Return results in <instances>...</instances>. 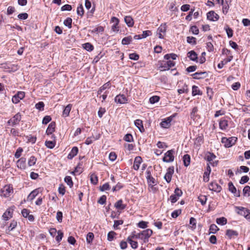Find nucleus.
Returning a JSON list of instances; mask_svg holds the SVG:
<instances>
[{"mask_svg": "<svg viewBox=\"0 0 250 250\" xmlns=\"http://www.w3.org/2000/svg\"><path fill=\"white\" fill-rule=\"evenodd\" d=\"M14 189L11 184H8L4 186L1 189V195L3 197L7 198L11 196L13 193Z\"/></svg>", "mask_w": 250, "mask_h": 250, "instance_id": "nucleus-1", "label": "nucleus"}, {"mask_svg": "<svg viewBox=\"0 0 250 250\" xmlns=\"http://www.w3.org/2000/svg\"><path fill=\"white\" fill-rule=\"evenodd\" d=\"M132 41V37L131 36H128L124 38L122 41V43L124 45L129 44Z\"/></svg>", "mask_w": 250, "mask_h": 250, "instance_id": "nucleus-42", "label": "nucleus"}, {"mask_svg": "<svg viewBox=\"0 0 250 250\" xmlns=\"http://www.w3.org/2000/svg\"><path fill=\"white\" fill-rule=\"evenodd\" d=\"M116 234V233L113 231H111L109 232H108L107 234L108 240L109 241H112L114 239V236Z\"/></svg>", "mask_w": 250, "mask_h": 250, "instance_id": "nucleus-52", "label": "nucleus"}, {"mask_svg": "<svg viewBox=\"0 0 250 250\" xmlns=\"http://www.w3.org/2000/svg\"><path fill=\"white\" fill-rule=\"evenodd\" d=\"M28 15L26 13L19 14L18 15V18L21 20H26L28 18Z\"/></svg>", "mask_w": 250, "mask_h": 250, "instance_id": "nucleus-64", "label": "nucleus"}, {"mask_svg": "<svg viewBox=\"0 0 250 250\" xmlns=\"http://www.w3.org/2000/svg\"><path fill=\"white\" fill-rule=\"evenodd\" d=\"M25 97V93L23 91H19L15 94L12 99V101L14 104H18L21 100H22Z\"/></svg>", "mask_w": 250, "mask_h": 250, "instance_id": "nucleus-7", "label": "nucleus"}, {"mask_svg": "<svg viewBox=\"0 0 250 250\" xmlns=\"http://www.w3.org/2000/svg\"><path fill=\"white\" fill-rule=\"evenodd\" d=\"M190 31L195 35H197L199 33V29L196 26H192L190 27Z\"/></svg>", "mask_w": 250, "mask_h": 250, "instance_id": "nucleus-60", "label": "nucleus"}, {"mask_svg": "<svg viewBox=\"0 0 250 250\" xmlns=\"http://www.w3.org/2000/svg\"><path fill=\"white\" fill-rule=\"evenodd\" d=\"M127 241L130 244L132 249H135L138 247V243L130 239H127Z\"/></svg>", "mask_w": 250, "mask_h": 250, "instance_id": "nucleus-49", "label": "nucleus"}, {"mask_svg": "<svg viewBox=\"0 0 250 250\" xmlns=\"http://www.w3.org/2000/svg\"><path fill=\"white\" fill-rule=\"evenodd\" d=\"M172 119L173 117L170 116L167 119H164L161 122L160 124L161 126L165 128H167L169 127L171 125V122Z\"/></svg>", "mask_w": 250, "mask_h": 250, "instance_id": "nucleus-13", "label": "nucleus"}, {"mask_svg": "<svg viewBox=\"0 0 250 250\" xmlns=\"http://www.w3.org/2000/svg\"><path fill=\"white\" fill-rule=\"evenodd\" d=\"M56 145L55 141H46L45 142V146L50 149L53 148Z\"/></svg>", "mask_w": 250, "mask_h": 250, "instance_id": "nucleus-36", "label": "nucleus"}, {"mask_svg": "<svg viewBox=\"0 0 250 250\" xmlns=\"http://www.w3.org/2000/svg\"><path fill=\"white\" fill-rule=\"evenodd\" d=\"M211 172V168L209 164H208L206 169L204 173L203 181L208 182L209 180V175Z\"/></svg>", "mask_w": 250, "mask_h": 250, "instance_id": "nucleus-17", "label": "nucleus"}, {"mask_svg": "<svg viewBox=\"0 0 250 250\" xmlns=\"http://www.w3.org/2000/svg\"><path fill=\"white\" fill-rule=\"evenodd\" d=\"M142 162V158L140 156H137L135 158L133 167L135 170H138L139 168L140 165Z\"/></svg>", "mask_w": 250, "mask_h": 250, "instance_id": "nucleus-23", "label": "nucleus"}, {"mask_svg": "<svg viewBox=\"0 0 250 250\" xmlns=\"http://www.w3.org/2000/svg\"><path fill=\"white\" fill-rule=\"evenodd\" d=\"M65 26L68 27L69 28L72 27V19L70 18H67L63 22Z\"/></svg>", "mask_w": 250, "mask_h": 250, "instance_id": "nucleus-46", "label": "nucleus"}, {"mask_svg": "<svg viewBox=\"0 0 250 250\" xmlns=\"http://www.w3.org/2000/svg\"><path fill=\"white\" fill-rule=\"evenodd\" d=\"M194 79H200L205 78L207 76L206 72H196L192 75Z\"/></svg>", "mask_w": 250, "mask_h": 250, "instance_id": "nucleus-22", "label": "nucleus"}, {"mask_svg": "<svg viewBox=\"0 0 250 250\" xmlns=\"http://www.w3.org/2000/svg\"><path fill=\"white\" fill-rule=\"evenodd\" d=\"M235 208L236 212L238 214L244 216L245 218L246 217L247 214H248L250 211L249 209L242 207H236Z\"/></svg>", "mask_w": 250, "mask_h": 250, "instance_id": "nucleus-14", "label": "nucleus"}, {"mask_svg": "<svg viewBox=\"0 0 250 250\" xmlns=\"http://www.w3.org/2000/svg\"><path fill=\"white\" fill-rule=\"evenodd\" d=\"M104 27L102 26H99L98 27H94L93 29L91 30V33L99 34L100 33H102L104 32Z\"/></svg>", "mask_w": 250, "mask_h": 250, "instance_id": "nucleus-28", "label": "nucleus"}, {"mask_svg": "<svg viewBox=\"0 0 250 250\" xmlns=\"http://www.w3.org/2000/svg\"><path fill=\"white\" fill-rule=\"evenodd\" d=\"M124 140L128 142H131L133 141V138L131 134H127L124 137Z\"/></svg>", "mask_w": 250, "mask_h": 250, "instance_id": "nucleus-59", "label": "nucleus"}, {"mask_svg": "<svg viewBox=\"0 0 250 250\" xmlns=\"http://www.w3.org/2000/svg\"><path fill=\"white\" fill-rule=\"evenodd\" d=\"M216 158V156L212 153H208L206 155L207 160L209 162L210 164L212 165L213 166H216L217 165V162H213L211 163Z\"/></svg>", "mask_w": 250, "mask_h": 250, "instance_id": "nucleus-21", "label": "nucleus"}, {"mask_svg": "<svg viewBox=\"0 0 250 250\" xmlns=\"http://www.w3.org/2000/svg\"><path fill=\"white\" fill-rule=\"evenodd\" d=\"M90 181L91 183L94 185L97 184L98 183V177L95 174H92L90 176Z\"/></svg>", "mask_w": 250, "mask_h": 250, "instance_id": "nucleus-51", "label": "nucleus"}, {"mask_svg": "<svg viewBox=\"0 0 250 250\" xmlns=\"http://www.w3.org/2000/svg\"><path fill=\"white\" fill-rule=\"evenodd\" d=\"M71 105L70 104L67 105L63 109L62 115L64 117H67L69 115L71 110Z\"/></svg>", "mask_w": 250, "mask_h": 250, "instance_id": "nucleus-38", "label": "nucleus"}, {"mask_svg": "<svg viewBox=\"0 0 250 250\" xmlns=\"http://www.w3.org/2000/svg\"><path fill=\"white\" fill-rule=\"evenodd\" d=\"M207 19L210 21H217L219 18V15L213 11L208 12L207 14Z\"/></svg>", "mask_w": 250, "mask_h": 250, "instance_id": "nucleus-12", "label": "nucleus"}, {"mask_svg": "<svg viewBox=\"0 0 250 250\" xmlns=\"http://www.w3.org/2000/svg\"><path fill=\"white\" fill-rule=\"evenodd\" d=\"M183 162L184 165L188 167L189 165L190 162V157L189 155L186 154L183 156Z\"/></svg>", "mask_w": 250, "mask_h": 250, "instance_id": "nucleus-37", "label": "nucleus"}, {"mask_svg": "<svg viewBox=\"0 0 250 250\" xmlns=\"http://www.w3.org/2000/svg\"><path fill=\"white\" fill-rule=\"evenodd\" d=\"M134 125L139 129L141 132H144L145 131V128L142 120L140 119L136 120L134 121Z\"/></svg>", "mask_w": 250, "mask_h": 250, "instance_id": "nucleus-20", "label": "nucleus"}, {"mask_svg": "<svg viewBox=\"0 0 250 250\" xmlns=\"http://www.w3.org/2000/svg\"><path fill=\"white\" fill-rule=\"evenodd\" d=\"M26 159L24 157H21L17 162V166L19 168L25 169L26 168Z\"/></svg>", "mask_w": 250, "mask_h": 250, "instance_id": "nucleus-15", "label": "nucleus"}, {"mask_svg": "<svg viewBox=\"0 0 250 250\" xmlns=\"http://www.w3.org/2000/svg\"><path fill=\"white\" fill-rule=\"evenodd\" d=\"M226 235L229 239H231L234 236H237L238 235V233L237 231L232 229H227Z\"/></svg>", "mask_w": 250, "mask_h": 250, "instance_id": "nucleus-24", "label": "nucleus"}, {"mask_svg": "<svg viewBox=\"0 0 250 250\" xmlns=\"http://www.w3.org/2000/svg\"><path fill=\"white\" fill-rule=\"evenodd\" d=\"M229 190L234 194L236 196H239V193H237V190L235 187L234 186L232 182H229L228 184Z\"/></svg>", "mask_w": 250, "mask_h": 250, "instance_id": "nucleus-30", "label": "nucleus"}, {"mask_svg": "<svg viewBox=\"0 0 250 250\" xmlns=\"http://www.w3.org/2000/svg\"><path fill=\"white\" fill-rule=\"evenodd\" d=\"M51 121V117L50 116L46 115L44 116L42 119V123L44 125L47 124Z\"/></svg>", "mask_w": 250, "mask_h": 250, "instance_id": "nucleus-53", "label": "nucleus"}, {"mask_svg": "<svg viewBox=\"0 0 250 250\" xmlns=\"http://www.w3.org/2000/svg\"><path fill=\"white\" fill-rule=\"evenodd\" d=\"M115 207L118 209L123 210L125 208L126 205L123 204L122 200H120L115 203Z\"/></svg>", "mask_w": 250, "mask_h": 250, "instance_id": "nucleus-31", "label": "nucleus"}, {"mask_svg": "<svg viewBox=\"0 0 250 250\" xmlns=\"http://www.w3.org/2000/svg\"><path fill=\"white\" fill-rule=\"evenodd\" d=\"M142 240L144 242L146 243L148 241L149 238L152 235L153 231L151 229H148L141 232Z\"/></svg>", "mask_w": 250, "mask_h": 250, "instance_id": "nucleus-4", "label": "nucleus"}, {"mask_svg": "<svg viewBox=\"0 0 250 250\" xmlns=\"http://www.w3.org/2000/svg\"><path fill=\"white\" fill-rule=\"evenodd\" d=\"M174 150H170L167 151L165 154V156L163 158V160L165 162L169 163L173 162L174 160Z\"/></svg>", "mask_w": 250, "mask_h": 250, "instance_id": "nucleus-5", "label": "nucleus"}, {"mask_svg": "<svg viewBox=\"0 0 250 250\" xmlns=\"http://www.w3.org/2000/svg\"><path fill=\"white\" fill-rule=\"evenodd\" d=\"M216 223L218 225H224L227 223V219L224 217L217 218Z\"/></svg>", "mask_w": 250, "mask_h": 250, "instance_id": "nucleus-39", "label": "nucleus"}, {"mask_svg": "<svg viewBox=\"0 0 250 250\" xmlns=\"http://www.w3.org/2000/svg\"><path fill=\"white\" fill-rule=\"evenodd\" d=\"M198 200L202 205H204L206 203L207 197L205 195H201L198 197Z\"/></svg>", "mask_w": 250, "mask_h": 250, "instance_id": "nucleus-47", "label": "nucleus"}, {"mask_svg": "<svg viewBox=\"0 0 250 250\" xmlns=\"http://www.w3.org/2000/svg\"><path fill=\"white\" fill-rule=\"evenodd\" d=\"M166 61H162L160 62V66L159 67L161 71H166L169 70L168 67L167 66Z\"/></svg>", "mask_w": 250, "mask_h": 250, "instance_id": "nucleus-40", "label": "nucleus"}, {"mask_svg": "<svg viewBox=\"0 0 250 250\" xmlns=\"http://www.w3.org/2000/svg\"><path fill=\"white\" fill-rule=\"evenodd\" d=\"M225 30L226 31L227 35L229 38H231L233 36V30L231 28L229 27L228 25L225 27Z\"/></svg>", "mask_w": 250, "mask_h": 250, "instance_id": "nucleus-44", "label": "nucleus"}, {"mask_svg": "<svg viewBox=\"0 0 250 250\" xmlns=\"http://www.w3.org/2000/svg\"><path fill=\"white\" fill-rule=\"evenodd\" d=\"M115 102L120 104H124L127 102V99L124 94H119L115 98Z\"/></svg>", "mask_w": 250, "mask_h": 250, "instance_id": "nucleus-11", "label": "nucleus"}, {"mask_svg": "<svg viewBox=\"0 0 250 250\" xmlns=\"http://www.w3.org/2000/svg\"><path fill=\"white\" fill-rule=\"evenodd\" d=\"M188 56L191 60L193 61H196L197 59V54L193 50L189 51L188 53Z\"/></svg>", "mask_w": 250, "mask_h": 250, "instance_id": "nucleus-29", "label": "nucleus"}, {"mask_svg": "<svg viewBox=\"0 0 250 250\" xmlns=\"http://www.w3.org/2000/svg\"><path fill=\"white\" fill-rule=\"evenodd\" d=\"M21 119V115L20 113L18 112L12 118L9 120L7 122V124L14 126L19 124Z\"/></svg>", "mask_w": 250, "mask_h": 250, "instance_id": "nucleus-3", "label": "nucleus"}, {"mask_svg": "<svg viewBox=\"0 0 250 250\" xmlns=\"http://www.w3.org/2000/svg\"><path fill=\"white\" fill-rule=\"evenodd\" d=\"M237 140V138L235 137H231L229 138L223 137L222 138L221 142L224 144L226 147H230L235 144Z\"/></svg>", "mask_w": 250, "mask_h": 250, "instance_id": "nucleus-2", "label": "nucleus"}, {"mask_svg": "<svg viewBox=\"0 0 250 250\" xmlns=\"http://www.w3.org/2000/svg\"><path fill=\"white\" fill-rule=\"evenodd\" d=\"M37 160V159L35 156H31L28 160V166L32 167L33 166H34L36 163Z\"/></svg>", "mask_w": 250, "mask_h": 250, "instance_id": "nucleus-35", "label": "nucleus"}, {"mask_svg": "<svg viewBox=\"0 0 250 250\" xmlns=\"http://www.w3.org/2000/svg\"><path fill=\"white\" fill-rule=\"evenodd\" d=\"M125 21L128 27H132L134 25V21L131 16H125Z\"/></svg>", "mask_w": 250, "mask_h": 250, "instance_id": "nucleus-27", "label": "nucleus"}, {"mask_svg": "<svg viewBox=\"0 0 250 250\" xmlns=\"http://www.w3.org/2000/svg\"><path fill=\"white\" fill-rule=\"evenodd\" d=\"M56 218L58 221L60 223L62 222V213L60 211H58L57 213Z\"/></svg>", "mask_w": 250, "mask_h": 250, "instance_id": "nucleus-61", "label": "nucleus"}, {"mask_svg": "<svg viewBox=\"0 0 250 250\" xmlns=\"http://www.w3.org/2000/svg\"><path fill=\"white\" fill-rule=\"evenodd\" d=\"M189 224L191 225V228L192 229H195L196 227V220L193 217H191L189 220Z\"/></svg>", "mask_w": 250, "mask_h": 250, "instance_id": "nucleus-57", "label": "nucleus"}, {"mask_svg": "<svg viewBox=\"0 0 250 250\" xmlns=\"http://www.w3.org/2000/svg\"><path fill=\"white\" fill-rule=\"evenodd\" d=\"M13 211L11 208H8L2 215L3 219L7 221L12 217Z\"/></svg>", "mask_w": 250, "mask_h": 250, "instance_id": "nucleus-19", "label": "nucleus"}, {"mask_svg": "<svg viewBox=\"0 0 250 250\" xmlns=\"http://www.w3.org/2000/svg\"><path fill=\"white\" fill-rule=\"evenodd\" d=\"M147 222L141 221L138 223L137 226L141 229H146L147 227Z\"/></svg>", "mask_w": 250, "mask_h": 250, "instance_id": "nucleus-48", "label": "nucleus"}, {"mask_svg": "<svg viewBox=\"0 0 250 250\" xmlns=\"http://www.w3.org/2000/svg\"><path fill=\"white\" fill-rule=\"evenodd\" d=\"M196 38L193 37H187V42L189 43H192V44H196Z\"/></svg>", "mask_w": 250, "mask_h": 250, "instance_id": "nucleus-62", "label": "nucleus"}, {"mask_svg": "<svg viewBox=\"0 0 250 250\" xmlns=\"http://www.w3.org/2000/svg\"><path fill=\"white\" fill-rule=\"evenodd\" d=\"M110 188V186L108 183H106L104 184L103 186L100 187V190L104 191L108 190Z\"/></svg>", "mask_w": 250, "mask_h": 250, "instance_id": "nucleus-58", "label": "nucleus"}, {"mask_svg": "<svg viewBox=\"0 0 250 250\" xmlns=\"http://www.w3.org/2000/svg\"><path fill=\"white\" fill-rule=\"evenodd\" d=\"M57 233H58V235L56 237V240L58 242H59L62 240V238L63 235V233L61 230H59L57 232Z\"/></svg>", "mask_w": 250, "mask_h": 250, "instance_id": "nucleus-56", "label": "nucleus"}, {"mask_svg": "<svg viewBox=\"0 0 250 250\" xmlns=\"http://www.w3.org/2000/svg\"><path fill=\"white\" fill-rule=\"evenodd\" d=\"M44 104L43 102H39L35 104V107L39 111H43L44 110Z\"/></svg>", "mask_w": 250, "mask_h": 250, "instance_id": "nucleus-43", "label": "nucleus"}, {"mask_svg": "<svg viewBox=\"0 0 250 250\" xmlns=\"http://www.w3.org/2000/svg\"><path fill=\"white\" fill-rule=\"evenodd\" d=\"M208 189L216 192H219L222 190V188L216 182H212L209 184Z\"/></svg>", "mask_w": 250, "mask_h": 250, "instance_id": "nucleus-8", "label": "nucleus"}, {"mask_svg": "<svg viewBox=\"0 0 250 250\" xmlns=\"http://www.w3.org/2000/svg\"><path fill=\"white\" fill-rule=\"evenodd\" d=\"M160 100V98L157 96H154L150 98L149 102L151 104H154L156 102H158Z\"/></svg>", "mask_w": 250, "mask_h": 250, "instance_id": "nucleus-54", "label": "nucleus"}, {"mask_svg": "<svg viewBox=\"0 0 250 250\" xmlns=\"http://www.w3.org/2000/svg\"><path fill=\"white\" fill-rule=\"evenodd\" d=\"M17 226V222L14 220H12L8 227L7 230L9 231L13 230Z\"/></svg>", "mask_w": 250, "mask_h": 250, "instance_id": "nucleus-41", "label": "nucleus"}, {"mask_svg": "<svg viewBox=\"0 0 250 250\" xmlns=\"http://www.w3.org/2000/svg\"><path fill=\"white\" fill-rule=\"evenodd\" d=\"M146 179L149 187L152 188L156 185L155 179L151 176V172L149 171L146 172Z\"/></svg>", "mask_w": 250, "mask_h": 250, "instance_id": "nucleus-9", "label": "nucleus"}, {"mask_svg": "<svg viewBox=\"0 0 250 250\" xmlns=\"http://www.w3.org/2000/svg\"><path fill=\"white\" fill-rule=\"evenodd\" d=\"M192 94L193 96L197 95H201L202 94V92L199 89L198 87L196 85H193L192 88Z\"/></svg>", "mask_w": 250, "mask_h": 250, "instance_id": "nucleus-33", "label": "nucleus"}, {"mask_svg": "<svg viewBox=\"0 0 250 250\" xmlns=\"http://www.w3.org/2000/svg\"><path fill=\"white\" fill-rule=\"evenodd\" d=\"M41 191V188H36L33 190L32 191L30 192V193L28 195L27 197L28 201H32L39 193Z\"/></svg>", "mask_w": 250, "mask_h": 250, "instance_id": "nucleus-16", "label": "nucleus"}, {"mask_svg": "<svg viewBox=\"0 0 250 250\" xmlns=\"http://www.w3.org/2000/svg\"><path fill=\"white\" fill-rule=\"evenodd\" d=\"M228 126V121L222 119L219 122V126L222 130H225Z\"/></svg>", "mask_w": 250, "mask_h": 250, "instance_id": "nucleus-32", "label": "nucleus"}, {"mask_svg": "<svg viewBox=\"0 0 250 250\" xmlns=\"http://www.w3.org/2000/svg\"><path fill=\"white\" fill-rule=\"evenodd\" d=\"M167 31L166 24L161 25L157 30V35L160 39H164Z\"/></svg>", "mask_w": 250, "mask_h": 250, "instance_id": "nucleus-6", "label": "nucleus"}, {"mask_svg": "<svg viewBox=\"0 0 250 250\" xmlns=\"http://www.w3.org/2000/svg\"><path fill=\"white\" fill-rule=\"evenodd\" d=\"M219 230L217 226L215 224H212L209 228L210 232L212 233H216Z\"/></svg>", "mask_w": 250, "mask_h": 250, "instance_id": "nucleus-50", "label": "nucleus"}, {"mask_svg": "<svg viewBox=\"0 0 250 250\" xmlns=\"http://www.w3.org/2000/svg\"><path fill=\"white\" fill-rule=\"evenodd\" d=\"M78 153V147L77 146L73 147L70 152L68 154L67 156V158L68 159H72L74 157H75L77 154Z\"/></svg>", "mask_w": 250, "mask_h": 250, "instance_id": "nucleus-26", "label": "nucleus"}, {"mask_svg": "<svg viewBox=\"0 0 250 250\" xmlns=\"http://www.w3.org/2000/svg\"><path fill=\"white\" fill-rule=\"evenodd\" d=\"M65 182L71 188L73 186V183L72 180V178L70 176H67L64 178Z\"/></svg>", "mask_w": 250, "mask_h": 250, "instance_id": "nucleus-45", "label": "nucleus"}, {"mask_svg": "<svg viewBox=\"0 0 250 250\" xmlns=\"http://www.w3.org/2000/svg\"><path fill=\"white\" fill-rule=\"evenodd\" d=\"M174 173L173 167H170L167 169L166 174L164 176V178L167 183H169L171 180L172 176Z\"/></svg>", "mask_w": 250, "mask_h": 250, "instance_id": "nucleus-10", "label": "nucleus"}, {"mask_svg": "<svg viewBox=\"0 0 250 250\" xmlns=\"http://www.w3.org/2000/svg\"><path fill=\"white\" fill-rule=\"evenodd\" d=\"M30 213V210L26 208H23L21 210V214L22 216L24 218H27Z\"/></svg>", "mask_w": 250, "mask_h": 250, "instance_id": "nucleus-63", "label": "nucleus"}, {"mask_svg": "<svg viewBox=\"0 0 250 250\" xmlns=\"http://www.w3.org/2000/svg\"><path fill=\"white\" fill-rule=\"evenodd\" d=\"M23 151V149L21 147H19L15 154V157L16 158H19L21 155V153Z\"/></svg>", "mask_w": 250, "mask_h": 250, "instance_id": "nucleus-55", "label": "nucleus"}, {"mask_svg": "<svg viewBox=\"0 0 250 250\" xmlns=\"http://www.w3.org/2000/svg\"><path fill=\"white\" fill-rule=\"evenodd\" d=\"M82 46L84 49L88 51H91L94 49V46L90 43L89 42L83 44Z\"/></svg>", "mask_w": 250, "mask_h": 250, "instance_id": "nucleus-34", "label": "nucleus"}, {"mask_svg": "<svg viewBox=\"0 0 250 250\" xmlns=\"http://www.w3.org/2000/svg\"><path fill=\"white\" fill-rule=\"evenodd\" d=\"M111 87V84L109 82L104 83L102 87L100 88L98 91V95H101L104 90L109 89Z\"/></svg>", "mask_w": 250, "mask_h": 250, "instance_id": "nucleus-25", "label": "nucleus"}, {"mask_svg": "<svg viewBox=\"0 0 250 250\" xmlns=\"http://www.w3.org/2000/svg\"><path fill=\"white\" fill-rule=\"evenodd\" d=\"M55 127H56V123L55 122H52L49 125L46 130V133L47 135H52L53 132H54L55 130Z\"/></svg>", "mask_w": 250, "mask_h": 250, "instance_id": "nucleus-18", "label": "nucleus"}]
</instances>
